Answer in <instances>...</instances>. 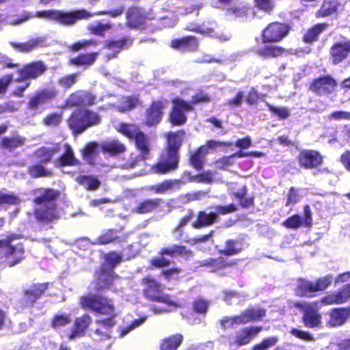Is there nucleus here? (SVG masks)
<instances>
[{
	"label": "nucleus",
	"mask_w": 350,
	"mask_h": 350,
	"mask_svg": "<svg viewBox=\"0 0 350 350\" xmlns=\"http://www.w3.org/2000/svg\"><path fill=\"white\" fill-rule=\"evenodd\" d=\"M81 308L85 310H90L95 314L108 316L106 318L97 319L96 323L109 331L116 324V307L112 299L99 295H88L79 298Z\"/></svg>",
	"instance_id": "f257e3e1"
},
{
	"label": "nucleus",
	"mask_w": 350,
	"mask_h": 350,
	"mask_svg": "<svg viewBox=\"0 0 350 350\" xmlns=\"http://www.w3.org/2000/svg\"><path fill=\"white\" fill-rule=\"evenodd\" d=\"M185 135L183 130L169 133L166 145V158L152 165V170L157 174H167L174 172L179 167V150L183 144V137Z\"/></svg>",
	"instance_id": "f03ea898"
},
{
	"label": "nucleus",
	"mask_w": 350,
	"mask_h": 350,
	"mask_svg": "<svg viewBox=\"0 0 350 350\" xmlns=\"http://www.w3.org/2000/svg\"><path fill=\"white\" fill-rule=\"evenodd\" d=\"M60 196V191L52 188H46L42 194L36 197L33 202L37 205L45 204L43 207L35 208L33 215L37 222L50 224L58 221L60 214L54 201Z\"/></svg>",
	"instance_id": "7ed1b4c3"
},
{
	"label": "nucleus",
	"mask_w": 350,
	"mask_h": 350,
	"mask_svg": "<svg viewBox=\"0 0 350 350\" xmlns=\"http://www.w3.org/2000/svg\"><path fill=\"white\" fill-rule=\"evenodd\" d=\"M211 100V96L202 90L192 96L191 101L179 97L172 99L173 104L169 113L168 120L172 126H182L187 120V113L193 111V107L199 104H207Z\"/></svg>",
	"instance_id": "20e7f679"
},
{
	"label": "nucleus",
	"mask_w": 350,
	"mask_h": 350,
	"mask_svg": "<svg viewBox=\"0 0 350 350\" xmlns=\"http://www.w3.org/2000/svg\"><path fill=\"white\" fill-rule=\"evenodd\" d=\"M21 234L11 233L0 239V249H2L1 258L4 259L2 264L5 267H13L23 262L26 258V250L23 243L13 245L15 240L23 239Z\"/></svg>",
	"instance_id": "39448f33"
},
{
	"label": "nucleus",
	"mask_w": 350,
	"mask_h": 350,
	"mask_svg": "<svg viewBox=\"0 0 350 350\" xmlns=\"http://www.w3.org/2000/svg\"><path fill=\"white\" fill-rule=\"evenodd\" d=\"M102 122L101 116L87 107L74 110L68 116L66 122L73 135L83 133L88 129L97 126Z\"/></svg>",
	"instance_id": "423d86ee"
},
{
	"label": "nucleus",
	"mask_w": 350,
	"mask_h": 350,
	"mask_svg": "<svg viewBox=\"0 0 350 350\" xmlns=\"http://www.w3.org/2000/svg\"><path fill=\"white\" fill-rule=\"evenodd\" d=\"M116 131L132 141L139 154L148 159L150 157L152 150L150 138L137 124L122 122L116 127Z\"/></svg>",
	"instance_id": "0eeeda50"
},
{
	"label": "nucleus",
	"mask_w": 350,
	"mask_h": 350,
	"mask_svg": "<svg viewBox=\"0 0 350 350\" xmlns=\"http://www.w3.org/2000/svg\"><path fill=\"white\" fill-rule=\"evenodd\" d=\"M124 10V7L123 5L113 10H100L95 13H90L84 9L69 12H64L57 10L55 22L65 26H70L74 25L77 21L88 19L94 16L106 15L111 18H117L123 14Z\"/></svg>",
	"instance_id": "6e6552de"
},
{
	"label": "nucleus",
	"mask_w": 350,
	"mask_h": 350,
	"mask_svg": "<svg viewBox=\"0 0 350 350\" xmlns=\"http://www.w3.org/2000/svg\"><path fill=\"white\" fill-rule=\"evenodd\" d=\"M141 284L143 286V295L147 300L178 307V304L172 301L169 295L163 293L161 284L152 276L146 275L142 279Z\"/></svg>",
	"instance_id": "1a4fd4ad"
},
{
	"label": "nucleus",
	"mask_w": 350,
	"mask_h": 350,
	"mask_svg": "<svg viewBox=\"0 0 350 350\" xmlns=\"http://www.w3.org/2000/svg\"><path fill=\"white\" fill-rule=\"evenodd\" d=\"M291 307L299 309L302 312L301 322L306 327L314 329L321 327L322 316L317 301H295L291 304Z\"/></svg>",
	"instance_id": "9d476101"
},
{
	"label": "nucleus",
	"mask_w": 350,
	"mask_h": 350,
	"mask_svg": "<svg viewBox=\"0 0 350 350\" xmlns=\"http://www.w3.org/2000/svg\"><path fill=\"white\" fill-rule=\"evenodd\" d=\"M291 31H293V27L289 23L271 22L261 31L262 42H281L288 36Z\"/></svg>",
	"instance_id": "9b49d317"
},
{
	"label": "nucleus",
	"mask_w": 350,
	"mask_h": 350,
	"mask_svg": "<svg viewBox=\"0 0 350 350\" xmlns=\"http://www.w3.org/2000/svg\"><path fill=\"white\" fill-rule=\"evenodd\" d=\"M266 314L263 308H249L241 312L239 315L232 317H226L220 321L222 329L226 330L234 325L246 324L250 322L258 321Z\"/></svg>",
	"instance_id": "f8f14e48"
},
{
	"label": "nucleus",
	"mask_w": 350,
	"mask_h": 350,
	"mask_svg": "<svg viewBox=\"0 0 350 350\" xmlns=\"http://www.w3.org/2000/svg\"><path fill=\"white\" fill-rule=\"evenodd\" d=\"M47 66L41 60L32 61L23 64L16 70L18 75L14 80L16 83L30 81L42 77L47 71Z\"/></svg>",
	"instance_id": "ddd939ff"
},
{
	"label": "nucleus",
	"mask_w": 350,
	"mask_h": 350,
	"mask_svg": "<svg viewBox=\"0 0 350 350\" xmlns=\"http://www.w3.org/2000/svg\"><path fill=\"white\" fill-rule=\"evenodd\" d=\"M119 278L120 276L111 268L101 266L94 272V279L92 282L94 285V291L99 293L111 288L115 281Z\"/></svg>",
	"instance_id": "4468645a"
},
{
	"label": "nucleus",
	"mask_w": 350,
	"mask_h": 350,
	"mask_svg": "<svg viewBox=\"0 0 350 350\" xmlns=\"http://www.w3.org/2000/svg\"><path fill=\"white\" fill-rule=\"evenodd\" d=\"M296 160L304 170L319 169L324 163V156L315 149H302L299 151Z\"/></svg>",
	"instance_id": "2eb2a0df"
},
{
	"label": "nucleus",
	"mask_w": 350,
	"mask_h": 350,
	"mask_svg": "<svg viewBox=\"0 0 350 350\" xmlns=\"http://www.w3.org/2000/svg\"><path fill=\"white\" fill-rule=\"evenodd\" d=\"M57 92L54 88H44L36 91L28 99L26 107L31 111H38L46 103L54 100Z\"/></svg>",
	"instance_id": "dca6fc26"
},
{
	"label": "nucleus",
	"mask_w": 350,
	"mask_h": 350,
	"mask_svg": "<svg viewBox=\"0 0 350 350\" xmlns=\"http://www.w3.org/2000/svg\"><path fill=\"white\" fill-rule=\"evenodd\" d=\"M337 86L336 79L329 75H325L312 79L308 90L318 96L328 95L334 93Z\"/></svg>",
	"instance_id": "f3484780"
},
{
	"label": "nucleus",
	"mask_w": 350,
	"mask_h": 350,
	"mask_svg": "<svg viewBox=\"0 0 350 350\" xmlns=\"http://www.w3.org/2000/svg\"><path fill=\"white\" fill-rule=\"evenodd\" d=\"M126 25L131 29H145L149 13L139 5H131L126 12Z\"/></svg>",
	"instance_id": "a211bd4d"
},
{
	"label": "nucleus",
	"mask_w": 350,
	"mask_h": 350,
	"mask_svg": "<svg viewBox=\"0 0 350 350\" xmlns=\"http://www.w3.org/2000/svg\"><path fill=\"white\" fill-rule=\"evenodd\" d=\"M165 107V100H152L146 109L144 124L147 127L157 126L163 118Z\"/></svg>",
	"instance_id": "6ab92c4d"
},
{
	"label": "nucleus",
	"mask_w": 350,
	"mask_h": 350,
	"mask_svg": "<svg viewBox=\"0 0 350 350\" xmlns=\"http://www.w3.org/2000/svg\"><path fill=\"white\" fill-rule=\"evenodd\" d=\"M96 103V96L85 90L72 92L66 100V104L69 107H90L95 105Z\"/></svg>",
	"instance_id": "aec40b11"
},
{
	"label": "nucleus",
	"mask_w": 350,
	"mask_h": 350,
	"mask_svg": "<svg viewBox=\"0 0 350 350\" xmlns=\"http://www.w3.org/2000/svg\"><path fill=\"white\" fill-rule=\"evenodd\" d=\"M312 213L309 204L304 206V216L294 214L282 221V226L287 229L297 230L302 226L311 228L312 226Z\"/></svg>",
	"instance_id": "412c9836"
},
{
	"label": "nucleus",
	"mask_w": 350,
	"mask_h": 350,
	"mask_svg": "<svg viewBox=\"0 0 350 350\" xmlns=\"http://www.w3.org/2000/svg\"><path fill=\"white\" fill-rule=\"evenodd\" d=\"M49 286V282L33 283L23 291L22 303L25 307H32L41 298Z\"/></svg>",
	"instance_id": "4be33fe9"
},
{
	"label": "nucleus",
	"mask_w": 350,
	"mask_h": 350,
	"mask_svg": "<svg viewBox=\"0 0 350 350\" xmlns=\"http://www.w3.org/2000/svg\"><path fill=\"white\" fill-rule=\"evenodd\" d=\"M237 265L235 260H228L222 256L210 257L198 262L199 267L206 268L210 273H218Z\"/></svg>",
	"instance_id": "5701e85b"
},
{
	"label": "nucleus",
	"mask_w": 350,
	"mask_h": 350,
	"mask_svg": "<svg viewBox=\"0 0 350 350\" xmlns=\"http://www.w3.org/2000/svg\"><path fill=\"white\" fill-rule=\"evenodd\" d=\"M329 59L333 65H337L345 60L350 55V40L334 42L329 50Z\"/></svg>",
	"instance_id": "b1692460"
},
{
	"label": "nucleus",
	"mask_w": 350,
	"mask_h": 350,
	"mask_svg": "<svg viewBox=\"0 0 350 350\" xmlns=\"http://www.w3.org/2000/svg\"><path fill=\"white\" fill-rule=\"evenodd\" d=\"M170 47L182 53H192L199 48V40L194 36H184L171 40Z\"/></svg>",
	"instance_id": "393cba45"
},
{
	"label": "nucleus",
	"mask_w": 350,
	"mask_h": 350,
	"mask_svg": "<svg viewBox=\"0 0 350 350\" xmlns=\"http://www.w3.org/2000/svg\"><path fill=\"white\" fill-rule=\"evenodd\" d=\"M133 42V38L129 36H123L118 40H106L103 49L113 51V53L108 54V59L118 57V55L122 50L130 47Z\"/></svg>",
	"instance_id": "a878e982"
},
{
	"label": "nucleus",
	"mask_w": 350,
	"mask_h": 350,
	"mask_svg": "<svg viewBox=\"0 0 350 350\" xmlns=\"http://www.w3.org/2000/svg\"><path fill=\"white\" fill-rule=\"evenodd\" d=\"M264 44L255 51L256 54L263 59H277L290 53L288 50L282 46L274 44L275 43Z\"/></svg>",
	"instance_id": "bb28decb"
},
{
	"label": "nucleus",
	"mask_w": 350,
	"mask_h": 350,
	"mask_svg": "<svg viewBox=\"0 0 350 350\" xmlns=\"http://www.w3.org/2000/svg\"><path fill=\"white\" fill-rule=\"evenodd\" d=\"M350 300V283L343 285L339 290L324 295L321 302L325 305L342 304Z\"/></svg>",
	"instance_id": "cd10ccee"
},
{
	"label": "nucleus",
	"mask_w": 350,
	"mask_h": 350,
	"mask_svg": "<svg viewBox=\"0 0 350 350\" xmlns=\"http://www.w3.org/2000/svg\"><path fill=\"white\" fill-rule=\"evenodd\" d=\"M262 330V326L250 325L243 327L234 336L233 344L237 347L248 345Z\"/></svg>",
	"instance_id": "c85d7f7f"
},
{
	"label": "nucleus",
	"mask_w": 350,
	"mask_h": 350,
	"mask_svg": "<svg viewBox=\"0 0 350 350\" xmlns=\"http://www.w3.org/2000/svg\"><path fill=\"white\" fill-rule=\"evenodd\" d=\"M92 323V318L87 313L77 317L72 325L73 328L68 336V339L74 340L84 336Z\"/></svg>",
	"instance_id": "c756f323"
},
{
	"label": "nucleus",
	"mask_w": 350,
	"mask_h": 350,
	"mask_svg": "<svg viewBox=\"0 0 350 350\" xmlns=\"http://www.w3.org/2000/svg\"><path fill=\"white\" fill-rule=\"evenodd\" d=\"M209 26L202 27L201 25L187 26L185 29L189 31L198 33L204 36L219 38L221 40L226 41L230 39L228 35L220 33L217 31V23L215 21L208 23Z\"/></svg>",
	"instance_id": "7c9ffc66"
},
{
	"label": "nucleus",
	"mask_w": 350,
	"mask_h": 350,
	"mask_svg": "<svg viewBox=\"0 0 350 350\" xmlns=\"http://www.w3.org/2000/svg\"><path fill=\"white\" fill-rule=\"evenodd\" d=\"M350 318V306L332 309L329 312L327 324L330 327H339L344 325Z\"/></svg>",
	"instance_id": "2f4dec72"
},
{
	"label": "nucleus",
	"mask_w": 350,
	"mask_h": 350,
	"mask_svg": "<svg viewBox=\"0 0 350 350\" xmlns=\"http://www.w3.org/2000/svg\"><path fill=\"white\" fill-rule=\"evenodd\" d=\"M164 201L160 198H146L140 201L133 209V213L144 215L160 209Z\"/></svg>",
	"instance_id": "473e14b6"
},
{
	"label": "nucleus",
	"mask_w": 350,
	"mask_h": 350,
	"mask_svg": "<svg viewBox=\"0 0 350 350\" xmlns=\"http://www.w3.org/2000/svg\"><path fill=\"white\" fill-rule=\"evenodd\" d=\"M159 256H167L170 258L180 256L186 259L194 256L193 252L185 245L174 244L170 247H163L158 252Z\"/></svg>",
	"instance_id": "72a5a7b5"
},
{
	"label": "nucleus",
	"mask_w": 350,
	"mask_h": 350,
	"mask_svg": "<svg viewBox=\"0 0 350 350\" xmlns=\"http://www.w3.org/2000/svg\"><path fill=\"white\" fill-rule=\"evenodd\" d=\"M216 214L213 211L207 213L204 211H200L196 215L195 221L191 224V226L195 229L211 226L219 221V217L216 216Z\"/></svg>",
	"instance_id": "f704fd0d"
},
{
	"label": "nucleus",
	"mask_w": 350,
	"mask_h": 350,
	"mask_svg": "<svg viewBox=\"0 0 350 350\" xmlns=\"http://www.w3.org/2000/svg\"><path fill=\"white\" fill-rule=\"evenodd\" d=\"M44 40L42 38H31L24 42H11L10 46L18 53H28L43 46Z\"/></svg>",
	"instance_id": "c9c22d12"
},
{
	"label": "nucleus",
	"mask_w": 350,
	"mask_h": 350,
	"mask_svg": "<svg viewBox=\"0 0 350 350\" xmlns=\"http://www.w3.org/2000/svg\"><path fill=\"white\" fill-rule=\"evenodd\" d=\"M98 55L99 52L79 53L77 56L70 58L68 60V64L70 66L88 68L95 63Z\"/></svg>",
	"instance_id": "e433bc0d"
},
{
	"label": "nucleus",
	"mask_w": 350,
	"mask_h": 350,
	"mask_svg": "<svg viewBox=\"0 0 350 350\" xmlns=\"http://www.w3.org/2000/svg\"><path fill=\"white\" fill-rule=\"evenodd\" d=\"M118 230L113 228H108L104 230L96 239L94 243L98 245H107L111 243H120L125 241L127 238L126 234L123 236H118L116 234Z\"/></svg>",
	"instance_id": "4c0bfd02"
},
{
	"label": "nucleus",
	"mask_w": 350,
	"mask_h": 350,
	"mask_svg": "<svg viewBox=\"0 0 350 350\" xmlns=\"http://www.w3.org/2000/svg\"><path fill=\"white\" fill-rule=\"evenodd\" d=\"M208 153L205 146H200L196 150L191 152L189 155V165L197 171L203 169L205 163L206 155Z\"/></svg>",
	"instance_id": "58836bf2"
},
{
	"label": "nucleus",
	"mask_w": 350,
	"mask_h": 350,
	"mask_svg": "<svg viewBox=\"0 0 350 350\" xmlns=\"http://www.w3.org/2000/svg\"><path fill=\"white\" fill-rule=\"evenodd\" d=\"M340 5L338 0H323L320 8L314 14L317 18H323L338 12Z\"/></svg>",
	"instance_id": "ea45409f"
},
{
	"label": "nucleus",
	"mask_w": 350,
	"mask_h": 350,
	"mask_svg": "<svg viewBox=\"0 0 350 350\" xmlns=\"http://www.w3.org/2000/svg\"><path fill=\"white\" fill-rule=\"evenodd\" d=\"M329 27L326 23H319L309 28L302 37L304 43L311 44L319 40V36Z\"/></svg>",
	"instance_id": "a19ab883"
},
{
	"label": "nucleus",
	"mask_w": 350,
	"mask_h": 350,
	"mask_svg": "<svg viewBox=\"0 0 350 350\" xmlns=\"http://www.w3.org/2000/svg\"><path fill=\"white\" fill-rule=\"evenodd\" d=\"M80 161L75 157L74 151L69 144L64 146V152L56 160V165L59 167L77 166Z\"/></svg>",
	"instance_id": "79ce46f5"
},
{
	"label": "nucleus",
	"mask_w": 350,
	"mask_h": 350,
	"mask_svg": "<svg viewBox=\"0 0 350 350\" xmlns=\"http://www.w3.org/2000/svg\"><path fill=\"white\" fill-rule=\"evenodd\" d=\"M296 295L301 297H312L317 293L314 281L300 279L295 289Z\"/></svg>",
	"instance_id": "37998d69"
},
{
	"label": "nucleus",
	"mask_w": 350,
	"mask_h": 350,
	"mask_svg": "<svg viewBox=\"0 0 350 350\" xmlns=\"http://www.w3.org/2000/svg\"><path fill=\"white\" fill-rule=\"evenodd\" d=\"M183 335L176 333L163 338L159 345L160 350H177L183 342Z\"/></svg>",
	"instance_id": "c03bdc74"
},
{
	"label": "nucleus",
	"mask_w": 350,
	"mask_h": 350,
	"mask_svg": "<svg viewBox=\"0 0 350 350\" xmlns=\"http://www.w3.org/2000/svg\"><path fill=\"white\" fill-rule=\"evenodd\" d=\"M183 183L180 179H165L155 185L148 187V191L155 194H163L174 186H179Z\"/></svg>",
	"instance_id": "a18cd8bd"
},
{
	"label": "nucleus",
	"mask_w": 350,
	"mask_h": 350,
	"mask_svg": "<svg viewBox=\"0 0 350 350\" xmlns=\"http://www.w3.org/2000/svg\"><path fill=\"white\" fill-rule=\"evenodd\" d=\"M101 150L104 153L111 156H117L126 150V146L118 139L104 142L101 145Z\"/></svg>",
	"instance_id": "49530a36"
},
{
	"label": "nucleus",
	"mask_w": 350,
	"mask_h": 350,
	"mask_svg": "<svg viewBox=\"0 0 350 350\" xmlns=\"http://www.w3.org/2000/svg\"><path fill=\"white\" fill-rule=\"evenodd\" d=\"M27 172L33 179L51 177L53 175V172L46 169L42 163H35L30 165L27 167Z\"/></svg>",
	"instance_id": "de8ad7c7"
},
{
	"label": "nucleus",
	"mask_w": 350,
	"mask_h": 350,
	"mask_svg": "<svg viewBox=\"0 0 350 350\" xmlns=\"http://www.w3.org/2000/svg\"><path fill=\"white\" fill-rule=\"evenodd\" d=\"M243 247L239 244L237 239H229L225 241L224 248L219 250L218 253L224 256H232L240 254Z\"/></svg>",
	"instance_id": "09e8293b"
},
{
	"label": "nucleus",
	"mask_w": 350,
	"mask_h": 350,
	"mask_svg": "<svg viewBox=\"0 0 350 350\" xmlns=\"http://www.w3.org/2000/svg\"><path fill=\"white\" fill-rule=\"evenodd\" d=\"M25 139L21 135H14L10 137H3L1 140V148L13 150L25 144Z\"/></svg>",
	"instance_id": "8fccbe9b"
},
{
	"label": "nucleus",
	"mask_w": 350,
	"mask_h": 350,
	"mask_svg": "<svg viewBox=\"0 0 350 350\" xmlns=\"http://www.w3.org/2000/svg\"><path fill=\"white\" fill-rule=\"evenodd\" d=\"M76 181L90 191L96 189L100 185L99 180L96 177L90 175H80L76 178Z\"/></svg>",
	"instance_id": "3c124183"
},
{
	"label": "nucleus",
	"mask_w": 350,
	"mask_h": 350,
	"mask_svg": "<svg viewBox=\"0 0 350 350\" xmlns=\"http://www.w3.org/2000/svg\"><path fill=\"white\" fill-rule=\"evenodd\" d=\"M112 28L113 25L110 23H103L101 21H98L96 25L88 26V29L91 34L104 38L106 32Z\"/></svg>",
	"instance_id": "603ef678"
},
{
	"label": "nucleus",
	"mask_w": 350,
	"mask_h": 350,
	"mask_svg": "<svg viewBox=\"0 0 350 350\" xmlns=\"http://www.w3.org/2000/svg\"><path fill=\"white\" fill-rule=\"evenodd\" d=\"M98 44V41L91 38L88 40H81L77 41L72 44L69 45L68 49L70 51L76 53L81 50H86L90 46H96Z\"/></svg>",
	"instance_id": "864d4df0"
},
{
	"label": "nucleus",
	"mask_w": 350,
	"mask_h": 350,
	"mask_svg": "<svg viewBox=\"0 0 350 350\" xmlns=\"http://www.w3.org/2000/svg\"><path fill=\"white\" fill-rule=\"evenodd\" d=\"M209 301L202 297L196 298L192 302V311L194 313L205 316L209 307Z\"/></svg>",
	"instance_id": "5fc2aeb1"
},
{
	"label": "nucleus",
	"mask_w": 350,
	"mask_h": 350,
	"mask_svg": "<svg viewBox=\"0 0 350 350\" xmlns=\"http://www.w3.org/2000/svg\"><path fill=\"white\" fill-rule=\"evenodd\" d=\"M71 321L70 317L68 314L59 313L53 316L51 320L50 326L56 329L57 328L64 327Z\"/></svg>",
	"instance_id": "6e6d98bb"
},
{
	"label": "nucleus",
	"mask_w": 350,
	"mask_h": 350,
	"mask_svg": "<svg viewBox=\"0 0 350 350\" xmlns=\"http://www.w3.org/2000/svg\"><path fill=\"white\" fill-rule=\"evenodd\" d=\"M140 105L138 96H129L124 98L120 106L118 107L120 112H126L131 111Z\"/></svg>",
	"instance_id": "4d7b16f0"
},
{
	"label": "nucleus",
	"mask_w": 350,
	"mask_h": 350,
	"mask_svg": "<svg viewBox=\"0 0 350 350\" xmlns=\"http://www.w3.org/2000/svg\"><path fill=\"white\" fill-rule=\"evenodd\" d=\"M148 158L142 155V154H136L134 152H131L129 155V157L126 161H125L121 166L125 169H132L139 165V163L141 161H145Z\"/></svg>",
	"instance_id": "13d9d810"
},
{
	"label": "nucleus",
	"mask_w": 350,
	"mask_h": 350,
	"mask_svg": "<svg viewBox=\"0 0 350 350\" xmlns=\"http://www.w3.org/2000/svg\"><path fill=\"white\" fill-rule=\"evenodd\" d=\"M55 150L50 148L44 146L40 147L34 152V154L40 160L42 163H48L51 162Z\"/></svg>",
	"instance_id": "bf43d9fd"
},
{
	"label": "nucleus",
	"mask_w": 350,
	"mask_h": 350,
	"mask_svg": "<svg viewBox=\"0 0 350 350\" xmlns=\"http://www.w3.org/2000/svg\"><path fill=\"white\" fill-rule=\"evenodd\" d=\"M266 94H260L254 88H252L245 97V102L249 105H256L260 100L266 102Z\"/></svg>",
	"instance_id": "052dcab7"
},
{
	"label": "nucleus",
	"mask_w": 350,
	"mask_h": 350,
	"mask_svg": "<svg viewBox=\"0 0 350 350\" xmlns=\"http://www.w3.org/2000/svg\"><path fill=\"white\" fill-rule=\"evenodd\" d=\"M334 281V275L332 274H327L324 276L319 277L314 280L317 292H322L331 286Z\"/></svg>",
	"instance_id": "680f3d73"
},
{
	"label": "nucleus",
	"mask_w": 350,
	"mask_h": 350,
	"mask_svg": "<svg viewBox=\"0 0 350 350\" xmlns=\"http://www.w3.org/2000/svg\"><path fill=\"white\" fill-rule=\"evenodd\" d=\"M105 262L107 264V268H111L114 270L118 265L122 262V254L115 251H111L105 256Z\"/></svg>",
	"instance_id": "e2e57ef3"
},
{
	"label": "nucleus",
	"mask_w": 350,
	"mask_h": 350,
	"mask_svg": "<svg viewBox=\"0 0 350 350\" xmlns=\"http://www.w3.org/2000/svg\"><path fill=\"white\" fill-rule=\"evenodd\" d=\"M20 198L14 193H3L0 191V206L3 205H18Z\"/></svg>",
	"instance_id": "0e129e2a"
},
{
	"label": "nucleus",
	"mask_w": 350,
	"mask_h": 350,
	"mask_svg": "<svg viewBox=\"0 0 350 350\" xmlns=\"http://www.w3.org/2000/svg\"><path fill=\"white\" fill-rule=\"evenodd\" d=\"M77 73H71L68 75H64L58 79V83L61 87H62L64 90L70 89L77 82Z\"/></svg>",
	"instance_id": "69168bd1"
},
{
	"label": "nucleus",
	"mask_w": 350,
	"mask_h": 350,
	"mask_svg": "<svg viewBox=\"0 0 350 350\" xmlns=\"http://www.w3.org/2000/svg\"><path fill=\"white\" fill-rule=\"evenodd\" d=\"M278 342V338L272 336L264 338L260 342L255 344L251 350H267L273 347Z\"/></svg>",
	"instance_id": "338daca9"
},
{
	"label": "nucleus",
	"mask_w": 350,
	"mask_h": 350,
	"mask_svg": "<svg viewBox=\"0 0 350 350\" xmlns=\"http://www.w3.org/2000/svg\"><path fill=\"white\" fill-rule=\"evenodd\" d=\"M62 116L61 113H52L48 114L43 119V123L46 126H57L62 122Z\"/></svg>",
	"instance_id": "774afa93"
}]
</instances>
